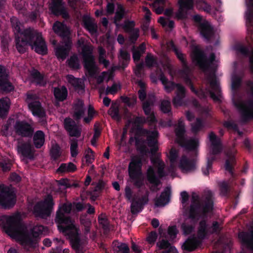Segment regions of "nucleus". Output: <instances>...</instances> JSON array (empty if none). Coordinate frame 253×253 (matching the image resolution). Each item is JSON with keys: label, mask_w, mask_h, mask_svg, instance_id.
<instances>
[{"label": "nucleus", "mask_w": 253, "mask_h": 253, "mask_svg": "<svg viewBox=\"0 0 253 253\" xmlns=\"http://www.w3.org/2000/svg\"><path fill=\"white\" fill-rule=\"evenodd\" d=\"M146 84L143 82V112L147 116L143 117V125L147 124L148 129L143 128V137L146 138L143 140V164L146 160L144 156L146 153H149L151 156L157 155L158 150L159 132L157 129V120L154 113L151 110V107L154 106L156 99L153 94H148L145 91Z\"/></svg>", "instance_id": "obj_1"}, {"label": "nucleus", "mask_w": 253, "mask_h": 253, "mask_svg": "<svg viewBox=\"0 0 253 253\" xmlns=\"http://www.w3.org/2000/svg\"><path fill=\"white\" fill-rule=\"evenodd\" d=\"M3 226L5 233L13 238L19 240L24 248L27 251H30L35 248L37 238L46 230L44 226L37 225L29 230L21 222L19 215L7 216Z\"/></svg>", "instance_id": "obj_2"}, {"label": "nucleus", "mask_w": 253, "mask_h": 253, "mask_svg": "<svg viewBox=\"0 0 253 253\" xmlns=\"http://www.w3.org/2000/svg\"><path fill=\"white\" fill-rule=\"evenodd\" d=\"M192 58L193 62L195 65L204 72L210 70H212V73H211L208 76V79L210 81L211 86L217 92L218 95H215L214 92L210 90V93L214 101H220L221 91L215 76L216 69L211 66L212 63L215 60V54L213 52L211 53L209 57L208 58L206 54L203 50L198 46H195L192 51Z\"/></svg>", "instance_id": "obj_3"}, {"label": "nucleus", "mask_w": 253, "mask_h": 253, "mask_svg": "<svg viewBox=\"0 0 253 253\" xmlns=\"http://www.w3.org/2000/svg\"><path fill=\"white\" fill-rule=\"evenodd\" d=\"M212 197V193L211 191H208L201 199L199 195L193 193L191 204L184 210V211L190 212V217L193 218L195 214H202L203 216H206L213 210Z\"/></svg>", "instance_id": "obj_4"}, {"label": "nucleus", "mask_w": 253, "mask_h": 253, "mask_svg": "<svg viewBox=\"0 0 253 253\" xmlns=\"http://www.w3.org/2000/svg\"><path fill=\"white\" fill-rule=\"evenodd\" d=\"M150 159L151 163L157 168L158 176L156 175L154 169L152 166H150L147 169V179L150 184V190L156 192L160 190L159 186L161 184L160 179L166 176L164 170L165 165L157 155L150 156Z\"/></svg>", "instance_id": "obj_5"}, {"label": "nucleus", "mask_w": 253, "mask_h": 253, "mask_svg": "<svg viewBox=\"0 0 253 253\" xmlns=\"http://www.w3.org/2000/svg\"><path fill=\"white\" fill-rule=\"evenodd\" d=\"M209 139L211 142V148L207 156L206 165L202 168V171L205 176L209 175V171L212 169V164L216 160L215 155L220 154L222 150L220 140L213 132L210 133Z\"/></svg>", "instance_id": "obj_6"}, {"label": "nucleus", "mask_w": 253, "mask_h": 253, "mask_svg": "<svg viewBox=\"0 0 253 253\" xmlns=\"http://www.w3.org/2000/svg\"><path fill=\"white\" fill-rule=\"evenodd\" d=\"M73 209L72 204L67 202L59 208L56 212L55 221L59 224L58 228L62 231L72 229L75 226L74 222L67 214L70 213Z\"/></svg>", "instance_id": "obj_7"}, {"label": "nucleus", "mask_w": 253, "mask_h": 253, "mask_svg": "<svg viewBox=\"0 0 253 253\" xmlns=\"http://www.w3.org/2000/svg\"><path fill=\"white\" fill-rule=\"evenodd\" d=\"M84 40H78V44L80 46L83 45L82 54L83 56L84 67L90 76H93L97 72V67L95 65L94 57L92 55L93 46L91 44H84Z\"/></svg>", "instance_id": "obj_8"}, {"label": "nucleus", "mask_w": 253, "mask_h": 253, "mask_svg": "<svg viewBox=\"0 0 253 253\" xmlns=\"http://www.w3.org/2000/svg\"><path fill=\"white\" fill-rule=\"evenodd\" d=\"M142 158L141 156H135L131 159L128 166L129 175L133 184L137 188L142 185Z\"/></svg>", "instance_id": "obj_9"}, {"label": "nucleus", "mask_w": 253, "mask_h": 253, "mask_svg": "<svg viewBox=\"0 0 253 253\" xmlns=\"http://www.w3.org/2000/svg\"><path fill=\"white\" fill-rule=\"evenodd\" d=\"M26 35L31 36V46L37 53L44 55L47 53V46L43 39L42 34L37 31L31 28L26 29Z\"/></svg>", "instance_id": "obj_10"}, {"label": "nucleus", "mask_w": 253, "mask_h": 253, "mask_svg": "<svg viewBox=\"0 0 253 253\" xmlns=\"http://www.w3.org/2000/svg\"><path fill=\"white\" fill-rule=\"evenodd\" d=\"M26 96V101L33 115L40 118L45 117L46 112L40 101L39 96L37 94L31 92H28Z\"/></svg>", "instance_id": "obj_11"}, {"label": "nucleus", "mask_w": 253, "mask_h": 253, "mask_svg": "<svg viewBox=\"0 0 253 253\" xmlns=\"http://www.w3.org/2000/svg\"><path fill=\"white\" fill-rule=\"evenodd\" d=\"M54 203L51 195H48L43 201L38 202L34 207V212L36 216L45 218L52 211Z\"/></svg>", "instance_id": "obj_12"}, {"label": "nucleus", "mask_w": 253, "mask_h": 253, "mask_svg": "<svg viewBox=\"0 0 253 253\" xmlns=\"http://www.w3.org/2000/svg\"><path fill=\"white\" fill-rule=\"evenodd\" d=\"M132 129L134 132V136L130 137V143L134 144L137 150L141 154L142 153V119L141 117H137L134 119Z\"/></svg>", "instance_id": "obj_13"}, {"label": "nucleus", "mask_w": 253, "mask_h": 253, "mask_svg": "<svg viewBox=\"0 0 253 253\" xmlns=\"http://www.w3.org/2000/svg\"><path fill=\"white\" fill-rule=\"evenodd\" d=\"M126 198L131 202V212L132 214H136L140 212L142 207V193L140 190L135 193L132 196V191L129 186H126L125 189Z\"/></svg>", "instance_id": "obj_14"}, {"label": "nucleus", "mask_w": 253, "mask_h": 253, "mask_svg": "<svg viewBox=\"0 0 253 253\" xmlns=\"http://www.w3.org/2000/svg\"><path fill=\"white\" fill-rule=\"evenodd\" d=\"M234 105L240 112L243 122H247L253 118V99L245 101L237 100L233 102Z\"/></svg>", "instance_id": "obj_15"}, {"label": "nucleus", "mask_w": 253, "mask_h": 253, "mask_svg": "<svg viewBox=\"0 0 253 253\" xmlns=\"http://www.w3.org/2000/svg\"><path fill=\"white\" fill-rule=\"evenodd\" d=\"M63 233L67 234L70 238V242L72 248L76 251V253H84L86 250V241L81 240L79 236L78 230L75 226L67 230L62 231Z\"/></svg>", "instance_id": "obj_16"}, {"label": "nucleus", "mask_w": 253, "mask_h": 253, "mask_svg": "<svg viewBox=\"0 0 253 253\" xmlns=\"http://www.w3.org/2000/svg\"><path fill=\"white\" fill-rule=\"evenodd\" d=\"M15 203V197L13 193L6 186L0 185V206L10 208Z\"/></svg>", "instance_id": "obj_17"}, {"label": "nucleus", "mask_w": 253, "mask_h": 253, "mask_svg": "<svg viewBox=\"0 0 253 253\" xmlns=\"http://www.w3.org/2000/svg\"><path fill=\"white\" fill-rule=\"evenodd\" d=\"M14 129L16 134L22 137H31L34 131L33 126L25 121H16Z\"/></svg>", "instance_id": "obj_18"}, {"label": "nucleus", "mask_w": 253, "mask_h": 253, "mask_svg": "<svg viewBox=\"0 0 253 253\" xmlns=\"http://www.w3.org/2000/svg\"><path fill=\"white\" fill-rule=\"evenodd\" d=\"M184 215L187 217L181 225V229L185 235L190 234L194 230L195 225L199 220L201 215L195 214L194 218L190 217V212L184 211Z\"/></svg>", "instance_id": "obj_19"}, {"label": "nucleus", "mask_w": 253, "mask_h": 253, "mask_svg": "<svg viewBox=\"0 0 253 253\" xmlns=\"http://www.w3.org/2000/svg\"><path fill=\"white\" fill-rule=\"evenodd\" d=\"M64 126L70 136L79 137L81 136L82 126L78 125L72 119L66 118L64 121Z\"/></svg>", "instance_id": "obj_20"}, {"label": "nucleus", "mask_w": 253, "mask_h": 253, "mask_svg": "<svg viewBox=\"0 0 253 253\" xmlns=\"http://www.w3.org/2000/svg\"><path fill=\"white\" fill-rule=\"evenodd\" d=\"M17 150L18 154L23 157L30 159L34 158L35 150L30 142H24L18 139L17 145Z\"/></svg>", "instance_id": "obj_21"}, {"label": "nucleus", "mask_w": 253, "mask_h": 253, "mask_svg": "<svg viewBox=\"0 0 253 253\" xmlns=\"http://www.w3.org/2000/svg\"><path fill=\"white\" fill-rule=\"evenodd\" d=\"M49 8L51 12L55 15H61L64 19L69 17L67 9L64 6V2L62 0H52Z\"/></svg>", "instance_id": "obj_22"}, {"label": "nucleus", "mask_w": 253, "mask_h": 253, "mask_svg": "<svg viewBox=\"0 0 253 253\" xmlns=\"http://www.w3.org/2000/svg\"><path fill=\"white\" fill-rule=\"evenodd\" d=\"M26 29L20 34V36H15L16 47L19 52L24 53L27 48L28 45L31 44V36L25 34Z\"/></svg>", "instance_id": "obj_23"}, {"label": "nucleus", "mask_w": 253, "mask_h": 253, "mask_svg": "<svg viewBox=\"0 0 253 253\" xmlns=\"http://www.w3.org/2000/svg\"><path fill=\"white\" fill-rule=\"evenodd\" d=\"M194 0H179L178 4L179 8L176 13V17L178 19L183 20L187 17V11L193 9Z\"/></svg>", "instance_id": "obj_24"}, {"label": "nucleus", "mask_w": 253, "mask_h": 253, "mask_svg": "<svg viewBox=\"0 0 253 253\" xmlns=\"http://www.w3.org/2000/svg\"><path fill=\"white\" fill-rule=\"evenodd\" d=\"M54 33L66 40H70L71 31L65 24L59 21L55 22L52 26Z\"/></svg>", "instance_id": "obj_25"}, {"label": "nucleus", "mask_w": 253, "mask_h": 253, "mask_svg": "<svg viewBox=\"0 0 253 253\" xmlns=\"http://www.w3.org/2000/svg\"><path fill=\"white\" fill-rule=\"evenodd\" d=\"M238 238L242 245L253 251V229L239 232Z\"/></svg>", "instance_id": "obj_26"}, {"label": "nucleus", "mask_w": 253, "mask_h": 253, "mask_svg": "<svg viewBox=\"0 0 253 253\" xmlns=\"http://www.w3.org/2000/svg\"><path fill=\"white\" fill-rule=\"evenodd\" d=\"M72 42L71 40H66L64 44L57 46L55 48V54L58 59L64 60L68 56L71 48Z\"/></svg>", "instance_id": "obj_27"}, {"label": "nucleus", "mask_w": 253, "mask_h": 253, "mask_svg": "<svg viewBox=\"0 0 253 253\" xmlns=\"http://www.w3.org/2000/svg\"><path fill=\"white\" fill-rule=\"evenodd\" d=\"M179 168L183 172L193 171L196 169V162L194 159H189L186 155H182L179 161Z\"/></svg>", "instance_id": "obj_28"}, {"label": "nucleus", "mask_w": 253, "mask_h": 253, "mask_svg": "<svg viewBox=\"0 0 253 253\" xmlns=\"http://www.w3.org/2000/svg\"><path fill=\"white\" fill-rule=\"evenodd\" d=\"M85 108L82 100H77L73 105V117L77 121L81 120L84 115Z\"/></svg>", "instance_id": "obj_29"}, {"label": "nucleus", "mask_w": 253, "mask_h": 253, "mask_svg": "<svg viewBox=\"0 0 253 253\" xmlns=\"http://www.w3.org/2000/svg\"><path fill=\"white\" fill-rule=\"evenodd\" d=\"M84 28L89 33L95 36H97L98 27L94 19L87 16L83 17V20Z\"/></svg>", "instance_id": "obj_30"}, {"label": "nucleus", "mask_w": 253, "mask_h": 253, "mask_svg": "<svg viewBox=\"0 0 253 253\" xmlns=\"http://www.w3.org/2000/svg\"><path fill=\"white\" fill-rule=\"evenodd\" d=\"M210 235V227L205 219H202L199 223L197 230L198 238L200 240L205 239Z\"/></svg>", "instance_id": "obj_31"}, {"label": "nucleus", "mask_w": 253, "mask_h": 253, "mask_svg": "<svg viewBox=\"0 0 253 253\" xmlns=\"http://www.w3.org/2000/svg\"><path fill=\"white\" fill-rule=\"evenodd\" d=\"M198 28L201 36L208 41L214 34L213 29L208 22L200 23Z\"/></svg>", "instance_id": "obj_32"}, {"label": "nucleus", "mask_w": 253, "mask_h": 253, "mask_svg": "<svg viewBox=\"0 0 253 253\" xmlns=\"http://www.w3.org/2000/svg\"><path fill=\"white\" fill-rule=\"evenodd\" d=\"M201 244V241L196 238H188L182 245V249L186 252L194 251Z\"/></svg>", "instance_id": "obj_33"}, {"label": "nucleus", "mask_w": 253, "mask_h": 253, "mask_svg": "<svg viewBox=\"0 0 253 253\" xmlns=\"http://www.w3.org/2000/svg\"><path fill=\"white\" fill-rule=\"evenodd\" d=\"M170 188L167 187L161 193L160 197L156 199L155 206L157 207H163L168 203L170 200Z\"/></svg>", "instance_id": "obj_34"}, {"label": "nucleus", "mask_w": 253, "mask_h": 253, "mask_svg": "<svg viewBox=\"0 0 253 253\" xmlns=\"http://www.w3.org/2000/svg\"><path fill=\"white\" fill-rule=\"evenodd\" d=\"M186 95L185 87L181 84L176 89V95L172 99V103L175 107L181 106L183 104V99Z\"/></svg>", "instance_id": "obj_35"}, {"label": "nucleus", "mask_w": 253, "mask_h": 253, "mask_svg": "<svg viewBox=\"0 0 253 253\" xmlns=\"http://www.w3.org/2000/svg\"><path fill=\"white\" fill-rule=\"evenodd\" d=\"M234 48L237 51L245 56H248L251 55L249 58V61L251 70L253 72V50L250 51L247 47L240 43L236 44Z\"/></svg>", "instance_id": "obj_36"}, {"label": "nucleus", "mask_w": 253, "mask_h": 253, "mask_svg": "<svg viewBox=\"0 0 253 253\" xmlns=\"http://www.w3.org/2000/svg\"><path fill=\"white\" fill-rule=\"evenodd\" d=\"M185 131L184 123L183 120L180 119L178 120L177 125L175 128V133L176 136V141L177 143L185 138Z\"/></svg>", "instance_id": "obj_37"}, {"label": "nucleus", "mask_w": 253, "mask_h": 253, "mask_svg": "<svg viewBox=\"0 0 253 253\" xmlns=\"http://www.w3.org/2000/svg\"><path fill=\"white\" fill-rule=\"evenodd\" d=\"M30 80L32 83L40 85H44L45 82L43 80V76L36 69H32L30 71Z\"/></svg>", "instance_id": "obj_38"}, {"label": "nucleus", "mask_w": 253, "mask_h": 253, "mask_svg": "<svg viewBox=\"0 0 253 253\" xmlns=\"http://www.w3.org/2000/svg\"><path fill=\"white\" fill-rule=\"evenodd\" d=\"M10 105V99L7 97L0 99V118H4L8 114Z\"/></svg>", "instance_id": "obj_39"}, {"label": "nucleus", "mask_w": 253, "mask_h": 253, "mask_svg": "<svg viewBox=\"0 0 253 253\" xmlns=\"http://www.w3.org/2000/svg\"><path fill=\"white\" fill-rule=\"evenodd\" d=\"M182 68L179 70V74L183 78L185 83L189 86L192 83V81L190 77V69L188 66V63L182 65Z\"/></svg>", "instance_id": "obj_40"}, {"label": "nucleus", "mask_w": 253, "mask_h": 253, "mask_svg": "<svg viewBox=\"0 0 253 253\" xmlns=\"http://www.w3.org/2000/svg\"><path fill=\"white\" fill-rule=\"evenodd\" d=\"M67 79L68 82L72 84L76 90L81 92H83L84 91V84L82 79L75 78L71 75L67 76Z\"/></svg>", "instance_id": "obj_41"}, {"label": "nucleus", "mask_w": 253, "mask_h": 253, "mask_svg": "<svg viewBox=\"0 0 253 253\" xmlns=\"http://www.w3.org/2000/svg\"><path fill=\"white\" fill-rule=\"evenodd\" d=\"M181 147L185 149L192 151L195 150L198 147V141L195 139L187 140L186 138L178 143Z\"/></svg>", "instance_id": "obj_42"}, {"label": "nucleus", "mask_w": 253, "mask_h": 253, "mask_svg": "<svg viewBox=\"0 0 253 253\" xmlns=\"http://www.w3.org/2000/svg\"><path fill=\"white\" fill-rule=\"evenodd\" d=\"M188 86L190 87L191 91L195 93L199 98L201 99H206L207 97L208 93L210 94V95H211L210 93V89L208 90V92H206L202 88H200V89H196L194 87L193 83ZM211 87H212L211 86ZM211 88L213 90V91L211 90V91L214 92L215 95H218L217 92L214 89H213L212 88ZM210 91H211V90H210ZM210 96H211V95H210Z\"/></svg>", "instance_id": "obj_43"}, {"label": "nucleus", "mask_w": 253, "mask_h": 253, "mask_svg": "<svg viewBox=\"0 0 253 253\" xmlns=\"http://www.w3.org/2000/svg\"><path fill=\"white\" fill-rule=\"evenodd\" d=\"M33 143L36 148H41L44 143V134L41 130L37 131L33 135Z\"/></svg>", "instance_id": "obj_44"}, {"label": "nucleus", "mask_w": 253, "mask_h": 253, "mask_svg": "<svg viewBox=\"0 0 253 253\" xmlns=\"http://www.w3.org/2000/svg\"><path fill=\"white\" fill-rule=\"evenodd\" d=\"M228 158L226 159L225 164V169L231 175L233 174V165L236 163L235 154L232 153H228L227 154Z\"/></svg>", "instance_id": "obj_45"}, {"label": "nucleus", "mask_w": 253, "mask_h": 253, "mask_svg": "<svg viewBox=\"0 0 253 253\" xmlns=\"http://www.w3.org/2000/svg\"><path fill=\"white\" fill-rule=\"evenodd\" d=\"M10 22L15 36H20V34L23 32V31H22V24L16 17L14 16L11 18Z\"/></svg>", "instance_id": "obj_46"}, {"label": "nucleus", "mask_w": 253, "mask_h": 253, "mask_svg": "<svg viewBox=\"0 0 253 253\" xmlns=\"http://www.w3.org/2000/svg\"><path fill=\"white\" fill-rule=\"evenodd\" d=\"M98 51L99 53L98 62L100 64L103 65L104 67L107 68L110 65V62L106 59V50L101 46L98 47Z\"/></svg>", "instance_id": "obj_47"}, {"label": "nucleus", "mask_w": 253, "mask_h": 253, "mask_svg": "<svg viewBox=\"0 0 253 253\" xmlns=\"http://www.w3.org/2000/svg\"><path fill=\"white\" fill-rule=\"evenodd\" d=\"M54 95L57 99L63 101L67 96V88L64 86L61 87H55L54 88Z\"/></svg>", "instance_id": "obj_48"}, {"label": "nucleus", "mask_w": 253, "mask_h": 253, "mask_svg": "<svg viewBox=\"0 0 253 253\" xmlns=\"http://www.w3.org/2000/svg\"><path fill=\"white\" fill-rule=\"evenodd\" d=\"M76 166L72 163L68 164H62L59 168L57 169L58 172H70L76 170Z\"/></svg>", "instance_id": "obj_49"}, {"label": "nucleus", "mask_w": 253, "mask_h": 253, "mask_svg": "<svg viewBox=\"0 0 253 253\" xmlns=\"http://www.w3.org/2000/svg\"><path fill=\"white\" fill-rule=\"evenodd\" d=\"M80 222L84 235H86L90 233L91 226V222L90 219L85 217H81Z\"/></svg>", "instance_id": "obj_50"}, {"label": "nucleus", "mask_w": 253, "mask_h": 253, "mask_svg": "<svg viewBox=\"0 0 253 253\" xmlns=\"http://www.w3.org/2000/svg\"><path fill=\"white\" fill-rule=\"evenodd\" d=\"M121 99L123 102L129 108L134 107L137 102V97L136 95H132L129 97L122 96Z\"/></svg>", "instance_id": "obj_51"}, {"label": "nucleus", "mask_w": 253, "mask_h": 253, "mask_svg": "<svg viewBox=\"0 0 253 253\" xmlns=\"http://www.w3.org/2000/svg\"><path fill=\"white\" fill-rule=\"evenodd\" d=\"M143 12H145V15L143 17V35H144L148 29V23H149L151 20L150 15L151 13L147 7L144 6Z\"/></svg>", "instance_id": "obj_52"}, {"label": "nucleus", "mask_w": 253, "mask_h": 253, "mask_svg": "<svg viewBox=\"0 0 253 253\" xmlns=\"http://www.w3.org/2000/svg\"><path fill=\"white\" fill-rule=\"evenodd\" d=\"M114 249L117 252H120L121 253H129V247L128 245L125 243L116 242L115 243Z\"/></svg>", "instance_id": "obj_53"}, {"label": "nucleus", "mask_w": 253, "mask_h": 253, "mask_svg": "<svg viewBox=\"0 0 253 253\" xmlns=\"http://www.w3.org/2000/svg\"><path fill=\"white\" fill-rule=\"evenodd\" d=\"M50 155L51 159L53 160H56L60 157L61 155L60 148L58 144H55L52 145Z\"/></svg>", "instance_id": "obj_54"}, {"label": "nucleus", "mask_w": 253, "mask_h": 253, "mask_svg": "<svg viewBox=\"0 0 253 253\" xmlns=\"http://www.w3.org/2000/svg\"><path fill=\"white\" fill-rule=\"evenodd\" d=\"M69 66L73 69H78L80 68V60L77 55L70 57L68 60Z\"/></svg>", "instance_id": "obj_55"}, {"label": "nucleus", "mask_w": 253, "mask_h": 253, "mask_svg": "<svg viewBox=\"0 0 253 253\" xmlns=\"http://www.w3.org/2000/svg\"><path fill=\"white\" fill-rule=\"evenodd\" d=\"M108 114L115 120L119 121L121 119V117L119 113V108L117 105H112L108 111Z\"/></svg>", "instance_id": "obj_56"}, {"label": "nucleus", "mask_w": 253, "mask_h": 253, "mask_svg": "<svg viewBox=\"0 0 253 253\" xmlns=\"http://www.w3.org/2000/svg\"><path fill=\"white\" fill-rule=\"evenodd\" d=\"M70 151L71 156L73 157H76L78 154V140L76 139H71L70 140Z\"/></svg>", "instance_id": "obj_57"}, {"label": "nucleus", "mask_w": 253, "mask_h": 253, "mask_svg": "<svg viewBox=\"0 0 253 253\" xmlns=\"http://www.w3.org/2000/svg\"><path fill=\"white\" fill-rule=\"evenodd\" d=\"M160 110L164 113H169L171 111L170 102L167 100H163L160 104Z\"/></svg>", "instance_id": "obj_58"}, {"label": "nucleus", "mask_w": 253, "mask_h": 253, "mask_svg": "<svg viewBox=\"0 0 253 253\" xmlns=\"http://www.w3.org/2000/svg\"><path fill=\"white\" fill-rule=\"evenodd\" d=\"M169 158L170 163V166L172 167L178 158V151L175 148H171L169 151Z\"/></svg>", "instance_id": "obj_59"}, {"label": "nucleus", "mask_w": 253, "mask_h": 253, "mask_svg": "<svg viewBox=\"0 0 253 253\" xmlns=\"http://www.w3.org/2000/svg\"><path fill=\"white\" fill-rule=\"evenodd\" d=\"M132 57L135 62H138L140 59L141 54L142 53V44H140L139 47L136 49H133Z\"/></svg>", "instance_id": "obj_60"}, {"label": "nucleus", "mask_w": 253, "mask_h": 253, "mask_svg": "<svg viewBox=\"0 0 253 253\" xmlns=\"http://www.w3.org/2000/svg\"><path fill=\"white\" fill-rule=\"evenodd\" d=\"M220 194L223 196H226L229 193V187L226 182L223 181L219 184Z\"/></svg>", "instance_id": "obj_61"}, {"label": "nucleus", "mask_w": 253, "mask_h": 253, "mask_svg": "<svg viewBox=\"0 0 253 253\" xmlns=\"http://www.w3.org/2000/svg\"><path fill=\"white\" fill-rule=\"evenodd\" d=\"M221 230L219 223L217 221H214L212 223L211 226L210 227V235L213 234H219Z\"/></svg>", "instance_id": "obj_62"}, {"label": "nucleus", "mask_w": 253, "mask_h": 253, "mask_svg": "<svg viewBox=\"0 0 253 253\" xmlns=\"http://www.w3.org/2000/svg\"><path fill=\"white\" fill-rule=\"evenodd\" d=\"M246 24L248 27L253 26V11L249 8L246 14Z\"/></svg>", "instance_id": "obj_63"}, {"label": "nucleus", "mask_w": 253, "mask_h": 253, "mask_svg": "<svg viewBox=\"0 0 253 253\" xmlns=\"http://www.w3.org/2000/svg\"><path fill=\"white\" fill-rule=\"evenodd\" d=\"M124 15V10L122 7H119L118 10L116 13L114 22L116 25L118 26V22L123 18Z\"/></svg>", "instance_id": "obj_64"}]
</instances>
